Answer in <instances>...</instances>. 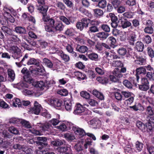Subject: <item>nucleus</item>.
<instances>
[{
	"label": "nucleus",
	"instance_id": "nucleus-24",
	"mask_svg": "<svg viewBox=\"0 0 154 154\" xmlns=\"http://www.w3.org/2000/svg\"><path fill=\"white\" fill-rule=\"evenodd\" d=\"M75 30L72 28H68L65 31L64 34L66 35L71 36L74 35L75 34Z\"/></svg>",
	"mask_w": 154,
	"mask_h": 154
},
{
	"label": "nucleus",
	"instance_id": "nucleus-45",
	"mask_svg": "<svg viewBox=\"0 0 154 154\" xmlns=\"http://www.w3.org/2000/svg\"><path fill=\"white\" fill-rule=\"evenodd\" d=\"M88 102L92 106H97L98 102L96 100L93 99H89L88 100Z\"/></svg>",
	"mask_w": 154,
	"mask_h": 154
},
{
	"label": "nucleus",
	"instance_id": "nucleus-1",
	"mask_svg": "<svg viewBox=\"0 0 154 154\" xmlns=\"http://www.w3.org/2000/svg\"><path fill=\"white\" fill-rule=\"evenodd\" d=\"M59 123L58 120L56 119H53L48 122L44 124H41L40 126L41 130L43 131H50L52 128V125L54 126L57 125Z\"/></svg>",
	"mask_w": 154,
	"mask_h": 154
},
{
	"label": "nucleus",
	"instance_id": "nucleus-4",
	"mask_svg": "<svg viewBox=\"0 0 154 154\" xmlns=\"http://www.w3.org/2000/svg\"><path fill=\"white\" fill-rule=\"evenodd\" d=\"M48 102L51 105L56 107H60L63 104L62 101L57 99H51L48 100Z\"/></svg>",
	"mask_w": 154,
	"mask_h": 154
},
{
	"label": "nucleus",
	"instance_id": "nucleus-50",
	"mask_svg": "<svg viewBox=\"0 0 154 154\" xmlns=\"http://www.w3.org/2000/svg\"><path fill=\"white\" fill-rule=\"evenodd\" d=\"M122 26L123 29L127 28L130 26L131 23L128 21H121Z\"/></svg>",
	"mask_w": 154,
	"mask_h": 154
},
{
	"label": "nucleus",
	"instance_id": "nucleus-57",
	"mask_svg": "<svg viewBox=\"0 0 154 154\" xmlns=\"http://www.w3.org/2000/svg\"><path fill=\"white\" fill-rule=\"evenodd\" d=\"M147 51L148 55L150 57L152 58L154 57V51L151 48L148 47L147 49Z\"/></svg>",
	"mask_w": 154,
	"mask_h": 154
},
{
	"label": "nucleus",
	"instance_id": "nucleus-62",
	"mask_svg": "<svg viewBox=\"0 0 154 154\" xmlns=\"http://www.w3.org/2000/svg\"><path fill=\"white\" fill-rule=\"evenodd\" d=\"M8 131L11 133L15 134H18V131L14 127H11L9 128Z\"/></svg>",
	"mask_w": 154,
	"mask_h": 154
},
{
	"label": "nucleus",
	"instance_id": "nucleus-18",
	"mask_svg": "<svg viewBox=\"0 0 154 154\" xmlns=\"http://www.w3.org/2000/svg\"><path fill=\"white\" fill-rule=\"evenodd\" d=\"M45 30L48 32L51 36L54 35L55 33L54 27L47 25L45 26Z\"/></svg>",
	"mask_w": 154,
	"mask_h": 154
},
{
	"label": "nucleus",
	"instance_id": "nucleus-15",
	"mask_svg": "<svg viewBox=\"0 0 154 154\" xmlns=\"http://www.w3.org/2000/svg\"><path fill=\"white\" fill-rule=\"evenodd\" d=\"M64 138L68 141H72L75 139L74 135L71 133H67L64 134Z\"/></svg>",
	"mask_w": 154,
	"mask_h": 154
},
{
	"label": "nucleus",
	"instance_id": "nucleus-23",
	"mask_svg": "<svg viewBox=\"0 0 154 154\" xmlns=\"http://www.w3.org/2000/svg\"><path fill=\"white\" fill-rule=\"evenodd\" d=\"M136 37L134 33L130 34V36L128 37L127 40L131 45H134Z\"/></svg>",
	"mask_w": 154,
	"mask_h": 154
},
{
	"label": "nucleus",
	"instance_id": "nucleus-32",
	"mask_svg": "<svg viewBox=\"0 0 154 154\" xmlns=\"http://www.w3.org/2000/svg\"><path fill=\"white\" fill-rule=\"evenodd\" d=\"M143 146V143L138 141H137L135 143V148L138 152H139L142 150Z\"/></svg>",
	"mask_w": 154,
	"mask_h": 154
},
{
	"label": "nucleus",
	"instance_id": "nucleus-56",
	"mask_svg": "<svg viewBox=\"0 0 154 154\" xmlns=\"http://www.w3.org/2000/svg\"><path fill=\"white\" fill-rule=\"evenodd\" d=\"M21 124L26 128H30L31 126V124L28 121L23 120L21 121Z\"/></svg>",
	"mask_w": 154,
	"mask_h": 154
},
{
	"label": "nucleus",
	"instance_id": "nucleus-5",
	"mask_svg": "<svg viewBox=\"0 0 154 154\" xmlns=\"http://www.w3.org/2000/svg\"><path fill=\"white\" fill-rule=\"evenodd\" d=\"M85 107L79 103L75 105L73 113L75 114H79L84 112Z\"/></svg>",
	"mask_w": 154,
	"mask_h": 154
},
{
	"label": "nucleus",
	"instance_id": "nucleus-48",
	"mask_svg": "<svg viewBox=\"0 0 154 154\" xmlns=\"http://www.w3.org/2000/svg\"><path fill=\"white\" fill-rule=\"evenodd\" d=\"M126 4L129 6H132L136 4V0H124Z\"/></svg>",
	"mask_w": 154,
	"mask_h": 154
},
{
	"label": "nucleus",
	"instance_id": "nucleus-34",
	"mask_svg": "<svg viewBox=\"0 0 154 154\" xmlns=\"http://www.w3.org/2000/svg\"><path fill=\"white\" fill-rule=\"evenodd\" d=\"M75 75L77 76L78 79L79 80H83L86 79V77L85 75L82 73L77 72L75 73Z\"/></svg>",
	"mask_w": 154,
	"mask_h": 154
},
{
	"label": "nucleus",
	"instance_id": "nucleus-61",
	"mask_svg": "<svg viewBox=\"0 0 154 154\" xmlns=\"http://www.w3.org/2000/svg\"><path fill=\"white\" fill-rule=\"evenodd\" d=\"M139 89L142 91H146L149 88V86L148 85L141 84L139 85Z\"/></svg>",
	"mask_w": 154,
	"mask_h": 154
},
{
	"label": "nucleus",
	"instance_id": "nucleus-49",
	"mask_svg": "<svg viewBox=\"0 0 154 154\" xmlns=\"http://www.w3.org/2000/svg\"><path fill=\"white\" fill-rule=\"evenodd\" d=\"M80 95L81 97L86 99H89L90 97V94L85 91L80 92Z\"/></svg>",
	"mask_w": 154,
	"mask_h": 154
},
{
	"label": "nucleus",
	"instance_id": "nucleus-42",
	"mask_svg": "<svg viewBox=\"0 0 154 154\" xmlns=\"http://www.w3.org/2000/svg\"><path fill=\"white\" fill-rule=\"evenodd\" d=\"M21 103L20 102V100L18 98H15L14 100L12 103V106L14 107H17L18 106V107L21 106Z\"/></svg>",
	"mask_w": 154,
	"mask_h": 154
},
{
	"label": "nucleus",
	"instance_id": "nucleus-29",
	"mask_svg": "<svg viewBox=\"0 0 154 154\" xmlns=\"http://www.w3.org/2000/svg\"><path fill=\"white\" fill-rule=\"evenodd\" d=\"M8 50L11 52H12L13 53H18L20 51V49L18 48L17 46H10L8 48Z\"/></svg>",
	"mask_w": 154,
	"mask_h": 154
},
{
	"label": "nucleus",
	"instance_id": "nucleus-53",
	"mask_svg": "<svg viewBox=\"0 0 154 154\" xmlns=\"http://www.w3.org/2000/svg\"><path fill=\"white\" fill-rule=\"evenodd\" d=\"M121 93L125 98H129L133 95V94L129 91H122Z\"/></svg>",
	"mask_w": 154,
	"mask_h": 154
},
{
	"label": "nucleus",
	"instance_id": "nucleus-3",
	"mask_svg": "<svg viewBox=\"0 0 154 154\" xmlns=\"http://www.w3.org/2000/svg\"><path fill=\"white\" fill-rule=\"evenodd\" d=\"M42 109L41 105L36 101H35L34 106L30 110V112L35 115H38Z\"/></svg>",
	"mask_w": 154,
	"mask_h": 154
},
{
	"label": "nucleus",
	"instance_id": "nucleus-54",
	"mask_svg": "<svg viewBox=\"0 0 154 154\" xmlns=\"http://www.w3.org/2000/svg\"><path fill=\"white\" fill-rule=\"evenodd\" d=\"M124 85L128 88H132V84L128 80H124L123 82Z\"/></svg>",
	"mask_w": 154,
	"mask_h": 154
},
{
	"label": "nucleus",
	"instance_id": "nucleus-51",
	"mask_svg": "<svg viewBox=\"0 0 154 154\" xmlns=\"http://www.w3.org/2000/svg\"><path fill=\"white\" fill-rule=\"evenodd\" d=\"M146 76L149 80L154 81V71L147 72Z\"/></svg>",
	"mask_w": 154,
	"mask_h": 154
},
{
	"label": "nucleus",
	"instance_id": "nucleus-7",
	"mask_svg": "<svg viewBox=\"0 0 154 154\" xmlns=\"http://www.w3.org/2000/svg\"><path fill=\"white\" fill-rule=\"evenodd\" d=\"M37 139L38 141H36L35 143L37 145L43 146L44 145L47 146L48 145L47 143H43L42 142V141L45 142L47 141V139L46 137H37Z\"/></svg>",
	"mask_w": 154,
	"mask_h": 154
},
{
	"label": "nucleus",
	"instance_id": "nucleus-36",
	"mask_svg": "<svg viewBox=\"0 0 154 154\" xmlns=\"http://www.w3.org/2000/svg\"><path fill=\"white\" fill-rule=\"evenodd\" d=\"M93 11L95 16L101 17L103 14V11L99 8H96L93 9Z\"/></svg>",
	"mask_w": 154,
	"mask_h": 154
},
{
	"label": "nucleus",
	"instance_id": "nucleus-44",
	"mask_svg": "<svg viewBox=\"0 0 154 154\" xmlns=\"http://www.w3.org/2000/svg\"><path fill=\"white\" fill-rule=\"evenodd\" d=\"M152 38L149 35L145 36L142 38V41L147 44H149L152 42Z\"/></svg>",
	"mask_w": 154,
	"mask_h": 154
},
{
	"label": "nucleus",
	"instance_id": "nucleus-43",
	"mask_svg": "<svg viewBox=\"0 0 154 154\" xmlns=\"http://www.w3.org/2000/svg\"><path fill=\"white\" fill-rule=\"evenodd\" d=\"M88 57L91 60L94 61H97L98 57L97 54L95 53H92L89 54Z\"/></svg>",
	"mask_w": 154,
	"mask_h": 154
},
{
	"label": "nucleus",
	"instance_id": "nucleus-39",
	"mask_svg": "<svg viewBox=\"0 0 154 154\" xmlns=\"http://www.w3.org/2000/svg\"><path fill=\"white\" fill-rule=\"evenodd\" d=\"M22 55L21 53V51L18 53H13L12 57L14 59L17 60V61H19L20 58L22 57Z\"/></svg>",
	"mask_w": 154,
	"mask_h": 154
},
{
	"label": "nucleus",
	"instance_id": "nucleus-58",
	"mask_svg": "<svg viewBox=\"0 0 154 154\" xmlns=\"http://www.w3.org/2000/svg\"><path fill=\"white\" fill-rule=\"evenodd\" d=\"M57 93L62 96H66L68 94V91L66 89H63L58 91Z\"/></svg>",
	"mask_w": 154,
	"mask_h": 154
},
{
	"label": "nucleus",
	"instance_id": "nucleus-60",
	"mask_svg": "<svg viewBox=\"0 0 154 154\" xmlns=\"http://www.w3.org/2000/svg\"><path fill=\"white\" fill-rule=\"evenodd\" d=\"M66 127L65 123L60 124L59 126H57V128L62 131H64L67 130L66 128Z\"/></svg>",
	"mask_w": 154,
	"mask_h": 154
},
{
	"label": "nucleus",
	"instance_id": "nucleus-21",
	"mask_svg": "<svg viewBox=\"0 0 154 154\" xmlns=\"http://www.w3.org/2000/svg\"><path fill=\"white\" fill-rule=\"evenodd\" d=\"M59 19L60 20L62 21L64 23L67 25H69L70 24L69 21H71V19L73 18L72 17H70L69 18V20L63 16H61L59 17Z\"/></svg>",
	"mask_w": 154,
	"mask_h": 154
},
{
	"label": "nucleus",
	"instance_id": "nucleus-33",
	"mask_svg": "<svg viewBox=\"0 0 154 154\" xmlns=\"http://www.w3.org/2000/svg\"><path fill=\"white\" fill-rule=\"evenodd\" d=\"M151 121L149 120L146 123V127L149 131L152 130L154 124V119H151Z\"/></svg>",
	"mask_w": 154,
	"mask_h": 154
},
{
	"label": "nucleus",
	"instance_id": "nucleus-17",
	"mask_svg": "<svg viewBox=\"0 0 154 154\" xmlns=\"http://www.w3.org/2000/svg\"><path fill=\"white\" fill-rule=\"evenodd\" d=\"M37 9L40 13L43 14H45L46 13L48 7L46 5L38 6Z\"/></svg>",
	"mask_w": 154,
	"mask_h": 154
},
{
	"label": "nucleus",
	"instance_id": "nucleus-46",
	"mask_svg": "<svg viewBox=\"0 0 154 154\" xmlns=\"http://www.w3.org/2000/svg\"><path fill=\"white\" fill-rule=\"evenodd\" d=\"M113 73L118 78H121L123 76V75L120 71H119L117 68L115 69L113 71Z\"/></svg>",
	"mask_w": 154,
	"mask_h": 154
},
{
	"label": "nucleus",
	"instance_id": "nucleus-22",
	"mask_svg": "<svg viewBox=\"0 0 154 154\" xmlns=\"http://www.w3.org/2000/svg\"><path fill=\"white\" fill-rule=\"evenodd\" d=\"M4 16L5 19L8 21H9L10 22L13 23L14 21V18L11 15V14H8L6 13H4Z\"/></svg>",
	"mask_w": 154,
	"mask_h": 154
},
{
	"label": "nucleus",
	"instance_id": "nucleus-26",
	"mask_svg": "<svg viewBox=\"0 0 154 154\" xmlns=\"http://www.w3.org/2000/svg\"><path fill=\"white\" fill-rule=\"evenodd\" d=\"M107 5V2L106 0H100L98 2L97 6L101 9H104Z\"/></svg>",
	"mask_w": 154,
	"mask_h": 154
},
{
	"label": "nucleus",
	"instance_id": "nucleus-31",
	"mask_svg": "<svg viewBox=\"0 0 154 154\" xmlns=\"http://www.w3.org/2000/svg\"><path fill=\"white\" fill-rule=\"evenodd\" d=\"M129 108L131 109H133L135 111H137L142 110L143 107L140 103H137L133 106H130Z\"/></svg>",
	"mask_w": 154,
	"mask_h": 154
},
{
	"label": "nucleus",
	"instance_id": "nucleus-41",
	"mask_svg": "<svg viewBox=\"0 0 154 154\" xmlns=\"http://www.w3.org/2000/svg\"><path fill=\"white\" fill-rule=\"evenodd\" d=\"M65 143V141L64 140H59L57 141H54L51 142L52 145L55 146H59Z\"/></svg>",
	"mask_w": 154,
	"mask_h": 154
},
{
	"label": "nucleus",
	"instance_id": "nucleus-11",
	"mask_svg": "<svg viewBox=\"0 0 154 154\" xmlns=\"http://www.w3.org/2000/svg\"><path fill=\"white\" fill-rule=\"evenodd\" d=\"M135 63L136 64L140 65H143L146 64V59L142 57H137V59L134 61Z\"/></svg>",
	"mask_w": 154,
	"mask_h": 154
},
{
	"label": "nucleus",
	"instance_id": "nucleus-10",
	"mask_svg": "<svg viewBox=\"0 0 154 154\" xmlns=\"http://www.w3.org/2000/svg\"><path fill=\"white\" fill-rule=\"evenodd\" d=\"M136 75H145L147 73L146 68L144 67H140L137 68L136 70Z\"/></svg>",
	"mask_w": 154,
	"mask_h": 154
},
{
	"label": "nucleus",
	"instance_id": "nucleus-47",
	"mask_svg": "<svg viewBox=\"0 0 154 154\" xmlns=\"http://www.w3.org/2000/svg\"><path fill=\"white\" fill-rule=\"evenodd\" d=\"M96 79L99 82L103 84H106L108 83V79L106 78L98 77Z\"/></svg>",
	"mask_w": 154,
	"mask_h": 154
},
{
	"label": "nucleus",
	"instance_id": "nucleus-16",
	"mask_svg": "<svg viewBox=\"0 0 154 154\" xmlns=\"http://www.w3.org/2000/svg\"><path fill=\"white\" fill-rule=\"evenodd\" d=\"M58 53L61 58L65 62H68L69 60V56L65 54L62 51H59Z\"/></svg>",
	"mask_w": 154,
	"mask_h": 154
},
{
	"label": "nucleus",
	"instance_id": "nucleus-52",
	"mask_svg": "<svg viewBox=\"0 0 154 154\" xmlns=\"http://www.w3.org/2000/svg\"><path fill=\"white\" fill-rule=\"evenodd\" d=\"M10 39L11 40L17 43H19L21 42L20 40L17 36L14 35L10 36Z\"/></svg>",
	"mask_w": 154,
	"mask_h": 154
},
{
	"label": "nucleus",
	"instance_id": "nucleus-37",
	"mask_svg": "<svg viewBox=\"0 0 154 154\" xmlns=\"http://www.w3.org/2000/svg\"><path fill=\"white\" fill-rule=\"evenodd\" d=\"M29 84L25 82H20L18 83L17 85V88L19 89L23 88H27L28 87Z\"/></svg>",
	"mask_w": 154,
	"mask_h": 154
},
{
	"label": "nucleus",
	"instance_id": "nucleus-13",
	"mask_svg": "<svg viewBox=\"0 0 154 154\" xmlns=\"http://www.w3.org/2000/svg\"><path fill=\"white\" fill-rule=\"evenodd\" d=\"M7 72L9 80L13 81L15 78V74L14 71L11 69H8Z\"/></svg>",
	"mask_w": 154,
	"mask_h": 154
},
{
	"label": "nucleus",
	"instance_id": "nucleus-14",
	"mask_svg": "<svg viewBox=\"0 0 154 154\" xmlns=\"http://www.w3.org/2000/svg\"><path fill=\"white\" fill-rule=\"evenodd\" d=\"M135 48L138 51L142 52L144 48V44L141 42H137L135 44Z\"/></svg>",
	"mask_w": 154,
	"mask_h": 154
},
{
	"label": "nucleus",
	"instance_id": "nucleus-12",
	"mask_svg": "<svg viewBox=\"0 0 154 154\" xmlns=\"http://www.w3.org/2000/svg\"><path fill=\"white\" fill-rule=\"evenodd\" d=\"M76 49L77 51L82 53H85L88 49V48L85 46H80L78 45H77Z\"/></svg>",
	"mask_w": 154,
	"mask_h": 154
},
{
	"label": "nucleus",
	"instance_id": "nucleus-6",
	"mask_svg": "<svg viewBox=\"0 0 154 154\" xmlns=\"http://www.w3.org/2000/svg\"><path fill=\"white\" fill-rule=\"evenodd\" d=\"M90 126L93 128H99L100 126V121L98 119H93L88 122Z\"/></svg>",
	"mask_w": 154,
	"mask_h": 154
},
{
	"label": "nucleus",
	"instance_id": "nucleus-2",
	"mask_svg": "<svg viewBox=\"0 0 154 154\" xmlns=\"http://www.w3.org/2000/svg\"><path fill=\"white\" fill-rule=\"evenodd\" d=\"M72 129L76 134L79 135L80 137H81L87 135L88 136L91 137L94 140H96L95 136L92 134L90 133H86L83 129L78 127L73 126Z\"/></svg>",
	"mask_w": 154,
	"mask_h": 154
},
{
	"label": "nucleus",
	"instance_id": "nucleus-19",
	"mask_svg": "<svg viewBox=\"0 0 154 154\" xmlns=\"http://www.w3.org/2000/svg\"><path fill=\"white\" fill-rule=\"evenodd\" d=\"M44 64L48 67L52 68L53 67V63L49 59L47 58H44L43 59Z\"/></svg>",
	"mask_w": 154,
	"mask_h": 154
},
{
	"label": "nucleus",
	"instance_id": "nucleus-55",
	"mask_svg": "<svg viewBox=\"0 0 154 154\" xmlns=\"http://www.w3.org/2000/svg\"><path fill=\"white\" fill-rule=\"evenodd\" d=\"M134 99V98L133 96L131 97L125 101V103L126 104L127 106H128L133 103Z\"/></svg>",
	"mask_w": 154,
	"mask_h": 154
},
{
	"label": "nucleus",
	"instance_id": "nucleus-38",
	"mask_svg": "<svg viewBox=\"0 0 154 154\" xmlns=\"http://www.w3.org/2000/svg\"><path fill=\"white\" fill-rule=\"evenodd\" d=\"M83 143L82 142H78L74 146V148L77 151H80L82 150V146Z\"/></svg>",
	"mask_w": 154,
	"mask_h": 154
},
{
	"label": "nucleus",
	"instance_id": "nucleus-35",
	"mask_svg": "<svg viewBox=\"0 0 154 154\" xmlns=\"http://www.w3.org/2000/svg\"><path fill=\"white\" fill-rule=\"evenodd\" d=\"M4 11V13H6L8 14H11L14 16L16 15L15 11L12 8H8L7 7H5L3 9Z\"/></svg>",
	"mask_w": 154,
	"mask_h": 154
},
{
	"label": "nucleus",
	"instance_id": "nucleus-9",
	"mask_svg": "<svg viewBox=\"0 0 154 154\" xmlns=\"http://www.w3.org/2000/svg\"><path fill=\"white\" fill-rule=\"evenodd\" d=\"M64 104L66 110L70 112L72 109V101L70 99H67L64 101Z\"/></svg>",
	"mask_w": 154,
	"mask_h": 154
},
{
	"label": "nucleus",
	"instance_id": "nucleus-28",
	"mask_svg": "<svg viewBox=\"0 0 154 154\" xmlns=\"http://www.w3.org/2000/svg\"><path fill=\"white\" fill-rule=\"evenodd\" d=\"M137 127L143 131H145L146 126L144 124L140 121H137L136 122Z\"/></svg>",
	"mask_w": 154,
	"mask_h": 154
},
{
	"label": "nucleus",
	"instance_id": "nucleus-25",
	"mask_svg": "<svg viewBox=\"0 0 154 154\" xmlns=\"http://www.w3.org/2000/svg\"><path fill=\"white\" fill-rule=\"evenodd\" d=\"M109 35L108 33L104 32H100L96 34V36L97 37L103 39H106Z\"/></svg>",
	"mask_w": 154,
	"mask_h": 154
},
{
	"label": "nucleus",
	"instance_id": "nucleus-59",
	"mask_svg": "<svg viewBox=\"0 0 154 154\" xmlns=\"http://www.w3.org/2000/svg\"><path fill=\"white\" fill-rule=\"evenodd\" d=\"M117 52L120 55H124L126 54L127 51L125 48L122 47L119 48L117 50Z\"/></svg>",
	"mask_w": 154,
	"mask_h": 154
},
{
	"label": "nucleus",
	"instance_id": "nucleus-20",
	"mask_svg": "<svg viewBox=\"0 0 154 154\" xmlns=\"http://www.w3.org/2000/svg\"><path fill=\"white\" fill-rule=\"evenodd\" d=\"M93 94L100 100H103L104 99L103 94L96 90H93L92 91Z\"/></svg>",
	"mask_w": 154,
	"mask_h": 154
},
{
	"label": "nucleus",
	"instance_id": "nucleus-63",
	"mask_svg": "<svg viewBox=\"0 0 154 154\" xmlns=\"http://www.w3.org/2000/svg\"><path fill=\"white\" fill-rule=\"evenodd\" d=\"M153 29L151 27H147L145 28L144 29V32L147 33L151 34L153 32Z\"/></svg>",
	"mask_w": 154,
	"mask_h": 154
},
{
	"label": "nucleus",
	"instance_id": "nucleus-64",
	"mask_svg": "<svg viewBox=\"0 0 154 154\" xmlns=\"http://www.w3.org/2000/svg\"><path fill=\"white\" fill-rule=\"evenodd\" d=\"M81 22L85 27H87L90 22V20L88 19L84 18L82 20Z\"/></svg>",
	"mask_w": 154,
	"mask_h": 154
},
{
	"label": "nucleus",
	"instance_id": "nucleus-8",
	"mask_svg": "<svg viewBox=\"0 0 154 154\" xmlns=\"http://www.w3.org/2000/svg\"><path fill=\"white\" fill-rule=\"evenodd\" d=\"M27 64L28 65H34L38 66H39L40 60L38 59L30 58L27 61Z\"/></svg>",
	"mask_w": 154,
	"mask_h": 154
},
{
	"label": "nucleus",
	"instance_id": "nucleus-27",
	"mask_svg": "<svg viewBox=\"0 0 154 154\" xmlns=\"http://www.w3.org/2000/svg\"><path fill=\"white\" fill-rule=\"evenodd\" d=\"M16 32L20 34H24L26 33V31L25 28L21 26L16 27L15 28Z\"/></svg>",
	"mask_w": 154,
	"mask_h": 154
},
{
	"label": "nucleus",
	"instance_id": "nucleus-40",
	"mask_svg": "<svg viewBox=\"0 0 154 154\" xmlns=\"http://www.w3.org/2000/svg\"><path fill=\"white\" fill-rule=\"evenodd\" d=\"M22 55L21 53V51L18 53H13L12 57L14 59L17 60V61H19L20 58L22 57Z\"/></svg>",
	"mask_w": 154,
	"mask_h": 154
},
{
	"label": "nucleus",
	"instance_id": "nucleus-30",
	"mask_svg": "<svg viewBox=\"0 0 154 154\" xmlns=\"http://www.w3.org/2000/svg\"><path fill=\"white\" fill-rule=\"evenodd\" d=\"M64 27V25L62 23L59 22L56 24L54 28L56 30L60 31L63 30Z\"/></svg>",
	"mask_w": 154,
	"mask_h": 154
}]
</instances>
